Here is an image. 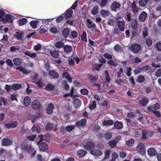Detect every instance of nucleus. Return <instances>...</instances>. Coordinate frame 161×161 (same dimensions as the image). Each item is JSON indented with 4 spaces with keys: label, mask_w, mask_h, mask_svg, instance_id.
<instances>
[{
    "label": "nucleus",
    "mask_w": 161,
    "mask_h": 161,
    "mask_svg": "<svg viewBox=\"0 0 161 161\" xmlns=\"http://www.w3.org/2000/svg\"><path fill=\"white\" fill-rule=\"evenodd\" d=\"M148 102V99L147 98H145L139 101V103L142 106H145L147 105Z\"/></svg>",
    "instance_id": "2f4dec72"
},
{
    "label": "nucleus",
    "mask_w": 161,
    "mask_h": 161,
    "mask_svg": "<svg viewBox=\"0 0 161 161\" xmlns=\"http://www.w3.org/2000/svg\"><path fill=\"white\" fill-rule=\"evenodd\" d=\"M73 104L75 107L77 108L81 105V102L80 99H75L73 101Z\"/></svg>",
    "instance_id": "a878e982"
},
{
    "label": "nucleus",
    "mask_w": 161,
    "mask_h": 161,
    "mask_svg": "<svg viewBox=\"0 0 161 161\" xmlns=\"http://www.w3.org/2000/svg\"><path fill=\"white\" fill-rule=\"evenodd\" d=\"M16 69L22 73L24 75H27L31 72V70H28L22 66H20L16 68Z\"/></svg>",
    "instance_id": "0eeeda50"
},
{
    "label": "nucleus",
    "mask_w": 161,
    "mask_h": 161,
    "mask_svg": "<svg viewBox=\"0 0 161 161\" xmlns=\"http://www.w3.org/2000/svg\"><path fill=\"white\" fill-rule=\"evenodd\" d=\"M126 144L128 146H131L134 143V141L133 139H131L126 142Z\"/></svg>",
    "instance_id": "3c124183"
},
{
    "label": "nucleus",
    "mask_w": 161,
    "mask_h": 161,
    "mask_svg": "<svg viewBox=\"0 0 161 161\" xmlns=\"http://www.w3.org/2000/svg\"><path fill=\"white\" fill-rule=\"evenodd\" d=\"M86 25L88 28L92 30V31L96 29L95 24L89 19L86 20Z\"/></svg>",
    "instance_id": "7ed1b4c3"
},
{
    "label": "nucleus",
    "mask_w": 161,
    "mask_h": 161,
    "mask_svg": "<svg viewBox=\"0 0 161 161\" xmlns=\"http://www.w3.org/2000/svg\"><path fill=\"white\" fill-rule=\"evenodd\" d=\"M18 95L17 94H14L12 95L10 97V99L12 101L14 100L17 101V96Z\"/></svg>",
    "instance_id": "13d9d810"
},
{
    "label": "nucleus",
    "mask_w": 161,
    "mask_h": 161,
    "mask_svg": "<svg viewBox=\"0 0 161 161\" xmlns=\"http://www.w3.org/2000/svg\"><path fill=\"white\" fill-rule=\"evenodd\" d=\"M130 7L131 11L134 13H137L139 11V8L137 5H136L135 1H133L131 3Z\"/></svg>",
    "instance_id": "9b49d317"
},
{
    "label": "nucleus",
    "mask_w": 161,
    "mask_h": 161,
    "mask_svg": "<svg viewBox=\"0 0 161 161\" xmlns=\"http://www.w3.org/2000/svg\"><path fill=\"white\" fill-rule=\"evenodd\" d=\"M101 14L104 17L108 16L110 14L109 11H106L104 9H103L101 10Z\"/></svg>",
    "instance_id": "49530a36"
},
{
    "label": "nucleus",
    "mask_w": 161,
    "mask_h": 161,
    "mask_svg": "<svg viewBox=\"0 0 161 161\" xmlns=\"http://www.w3.org/2000/svg\"><path fill=\"white\" fill-rule=\"evenodd\" d=\"M153 135V133L152 132L144 130L142 132V138L143 140H146L152 136Z\"/></svg>",
    "instance_id": "f03ea898"
},
{
    "label": "nucleus",
    "mask_w": 161,
    "mask_h": 161,
    "mask_svg": "<svg viewBox=\"0 0 161 161\" xmlns=\"http://www.w3.org/2000/svg\"><path fill=\"white\" fill-rule=\"evenodd\" d=\"M39 22V20H34L30 22V24L31 26L34 29H36L37 27V25Z\"/></svg>",
    "instance_id": "c9c22d12"
},
{
    "label": "nucleus",
    "mask_w": 161,
    "mask_h": 161,
    "mask_svg": "<svg viewBox=\"0 0 161 161\" xmlns=\"http://www.w3.org/2000/svg\"><path fill=\"white\" fill-rule=\"evenodd\" d=\"M50 53L53 57L57 58L59 57V52L57 51H50Z\"/></svg>",
    "instance_id": "7c9ffc66"
},
{
    "label": "nucleus",
    "mask_w": 161,
    "mask_h": 161,
    "mask_svg": "<svg viewBox=\"0 0 161 161\" xmlns=\"http://www.w3.org/2000/svg\"><path fill=\"white\" fill-rule=\"evenodd\" d=\"M156 76L158 77L161 76V69H158L155 73Z\"/></svg>",
    "instance_id": "774afa93"
},
{
    "label": "nucleus",
    "mask_w": 161,
    "mask_h": 161,
    "mask_svg": "<svg viewBox=\"0 0 161 161\" xmlns=\"http://www.w3.org/2000/svg\"><path fill=\"white\" fill-rule=\"evenodd\" d=\"M96 106V102L95 101H93L91 103L89 107L90 109L92 110L95 108Z\"/></svg>",
    "instance_id": "680f3d73"
},
{
    "label": "nucleus",
    "mask_w": 161,
    "mask_h": 161,
    "mask_svg": "<svg viewBox=\"0 0 161 161\" xmlns=\"http://www.w3.org/2000/svg\"><path fill=\"white\" fill-rule=\"evenodd\" d=\"M104 136L105 138L107 139H110L111 136L112 135L110 132H108L104 135Z\"/></svg>",
    "instance_id": "69168bd1"
},
{
    "label": "nucleus",
    "mask_w": 161,
    "mask_h": 161,
    "mask_svg": "<svg viewBox=\"0 0 161 161\" xmlns=\"http://www.w3.org/2000/svg\"><path fill=\"white\" fill-rule=\"evenodd\" d=\"M141 48V46L138 44H134L130 47V49L134 53H137L140 51Z\"/></svg>",
    "instance_id": "39448f33"
},
{
    "label": "nucleus",
    "mask_w": 161,
    "mask_h": 161,
    "mask_svg": "<svg viewBox=\"0 0 161 161\" xmlns=\"http://www.w3.org/2000/svg\"><path fill=\"white\" fill-rule=\"evenodd\" d=\"M54 88V86L51 84H49L47 85L45 87V89L47 91H52Z\"/></svg>",
    "instance_id": "58836bf2"
},
{
    "label": "nucleus",
    "mask_w": 161,
    "mask_h": 161,
    "mask_svg": "<svg viewBox=\"0 0 161 161\" xmlns=\"http://www.w3.org/2000/svg\"><path fill=\"white\" fill-rule=\"evenodd\" d=\"M38 137L40 139V142L45 140L46 141H49L50 140V137L49 135H46L44 136L42 135H40Z\"/></svg>",
    "instance_id": "4be33fe9"
},
{
    "label": "nucleus",
    "mask_w": 161,
    "mask_h": 161,
    "mask_svg": "<svg viewBox=\"0 0 161 161\" xmlns=\"http://www.w3.org/2000/svg\"><path fill=\"white\" fill-rule=\"evenodd\" d=\"M24 104L26 107H28L30 105L31 103V98L28 96L25 97L24 99Z\"/></svg>",
    "instance_id": "dca6fc26"
},
{
    "label": "nucleus",
    "mask_w": 161,
    "mask_h": 161,
    "mask_svg": "<svg viewBox=\"0 0 161 161\" xmlns=\"http://www.w3.org/2000/svg\"><path fill=\"white\" fill-rule=\"evenodd\" d=\"M136 149L137 151L142 154H144L145 153L144 145L142 143L138 144L136 147Z\"/></svg>",
    "instance_id": "6e6552de"
},
{
    "label": "nucleus",
    "mask_w": 161,
    "mask_h": 161,
    "mask_svg": "<svg viewBox=\"0 0 161 161\" xmlns=\"http://www.w3.org/2000/svg\"><path fill=\"white\" fill-rule=\"evenodd\" d=\"M152 108L151 107H148L147 108L149 111L152 112L158 118H160L161 116V115L159 112L158 111L153 110Z\"/></svg>",
    "instance_id": "cd10ccee"
},
{
    "label": "nucleus",
    "mask_w": 161,
    "mask_h": 161,
    "mask_svg": "<svg viewBox=\"0 0 161 161\" xmlns=\"http://www.w3.org/2000/svg\"><path fill=\"white\" fill-rule=\"evenodd\" d=\"M42 49V46L39 44H37L36 45L34 46V49L36 51H38Z\"/></svg>",
    "instance_id": "052dcab7"
},
{
    "label": "nucleus",
    "mask_w": 161,
    "mask_h": 161,
    "mask_svg": "<svg viewBox=\"0 0 161 161\" xmlns=\"http://www.w3.org/2000/svg\"><path fill=\"white\" fill-rule=\"evenodd\" d=\"M73 13V10L71 9H69L67 10L65 13L64 16L66 18H69L72 16V14Z\"/></svg>",
    "instance_id": "c85d7f7f"
},
{
    "label": "nucleus",
    "mask_w": 161,
    "mask_h": 161,
    "mask_svg": "<svg viewBox=\"0 0 161 161\" xmlns=\"http://www.w3.org/2000/svg\"><path fill=\"white\" fill-rule=\"evenodd\" d=\"M145 77L143 75H141L139 76L137 79V81L139 82H142L145 80Z\"/></svg>",
    "instance_id": "603ef678"
},
{
    "label": "nucleus",
    "mask_w": 161,
    "mask_h": 161,
    "mask_svg": "<svg viewBox=\"0 0 161 161\" xmlns=\"http://www.w3.org/2000/svg\"><path fill=\"white\" fill-rule=\"evenodd\" d=\"M120 6L121 5L119 2H114L111 4V9L113 11L116 12L120 8Z\"/></svg>",
    "instance_id": "423d86ee"
},
{
    "label": "nucleus",
    "mask_w": 161,
    "mask_h": 161,
    "mask_svg": "<svg viewBox=\"0 0 161 161\" xmlns=\"http://www.w3.org/2000/svg\"><path fill=\"white\" fill-rule=\"evenodd\" d=\"M116 20L117 21L118 27L119 30L122 31H124L125 25L124 20L122 18H116Z\"/></svg>",
    "instance_id": "f257e3e1"
},
{
    "label": "nucleus",
    "mask_w": 161,
    "mask_h": 161,
    "mask_svg": "<svg viewBox=\"0 0 161 161\" xmlns=\"http://www.w3.org/2000/svg\"><path fill=\"white\" fill-rule=\"evenodd\" d=\"M21 148L22 150H26L29 152H31V150L33 149V148L30 145L28 146L25 143H22V144Z\"/></svg>",
    "instance_id": "2eb2a0df"
},
{
    "label": "nucleus",
    "mask_w": 161,
    "mask_h": 161,
    "mask_svg": "<svg viewBox=\"0 0 161 161\" xmlns=\"http://www.w3.org/2000/svg\"><path fill=\"white\" fill-rule=\"evenodd\" d=\"M90 153L92 155L97 156H101L103 154L101 151L98 149H94V148L91 151Z\"/></svg>",
    "instance_id": "4468645a"
},
{
    "label": "nucleus",
    "mask_w": 161,
    "mask_h": 161,
    "mask_svg": "<svg viewBox=\"0 0 161 161\" xmlns=\"http://www.w3.org/2000/svg\"><path fill=\"white\" fill-rule=\"evenodd\" d=\"M111 157L112 158L116 160L119 157V155L116 153L114 152L112 153Z\"/></svg>",
    "instance_id": "338daca9"
},
{
    "label": "nucleus",
    "mask_w": 161,
    "mask_h": 161,
    "mask_svg": "<svg viewBox=\"0 0 161 161\" xmlns=\"http://www.w3.org/2000/svg\"><path fill=\"white\" fill-rule=\"evenodd\" d=\"M114 126L116 129H120L122 128L123 124L121 122H116L114 123Z\"/></svg>",
    "instance_id": "72a5a7b5"
},
{
    "label": "nucleus",
    "mask_w": 161,
    "mask_h": 161,
    "mask_svg": "<svg viewBox=\"0 0 161 161\" xmlns=\"http://www.w3.org/2000/svg\"><path fill=\"white\" fill-rule=\"evenodd\" d=\"M81 40L83 41L86 42L87 41L86 38V32L84 31L81 35Z\"/></svg>",
    "instance_id": "6e6d98bb"
},
{
    "label": "nucleus",
    "mask_w": 161,
    "mask_h": 161,
    "mask_svg": "<svg viewBox=\"0 0 161 161\" xmlns=\"http://www.w3.org/2000/svg\"><path fill=\"white\" fill-rule=\"evenodd\" d=\"M64 49L65 52L69 53L71 52L72 47L71 46L66 45L64 46Z\"/></svg>",
    "instance_id": "c03bdc74"
},
{
    "label": "nucleus",
    "mask_w": 161,
    "mask_h": 161,
    "mask_svg": "<svg viewBox=\"0 0 161 161\" xmlns=\"http://www.w3.org/2000/svg\"><path fill=\"white\" fill-rule=\"evenodd\" d=\"M17 125L16 122H12L9 124H5V126L8 128H14Z\"/></svg>",
    "instance_id": "393cba45"
},
{
    "label": "nucleus",
    "mask_w": 161,
    "mask_h": 161,
    "mask_svg": "<svg viewBox=\"0 0 161 161\" xmlns=\"http://www.w3.org/2000/svg\"><path fill=\"white\" fill-rule=\"evenodd\" d=\"M117 143V142L114 140L110 141L108 142V144L110 147L113 148L116 146Z\"/></svg>",
    "instance_id": "a18cd8bd"
},
{
    "label": "nucleus",
    "mask_w": 161,
    "mask_h": 161,
    "mask_svg": "<svg viewBox=\"0 0 161 161\" xmlns=\"http://www.w3.org/2000/svg\"><path fill=\"white\" fill-rule=\"evenodd\" d=\"M6 14L3 10L0 11V22H3Z\"/></svg>",
    "instance_id": "09e8293b"
},
{
    "label": "nucleus",
    "mask_w": 161,
    "mask_h": 161,
    "mask_svg": "<svg viewBox=\"0 0 161 161\" xmlns=\"http://www.w3.org/2000/svg\"><path fill=\"white\" fill-rule=\"evenodd\" d=\"M147 153L149 155L151 156H154L157 154V153L154 148H151L147 151Z\"/></svg>",
    "instance_id": "5701e85b"
},
{
    "label": "nucleus",
    "mask_w": 161,
    "mask_h": 161,
    "mask_svg": "<svg viewBox=\"0 0 161 161\" xmlns=\"http://www.w3.org/2000/svg\"><path fill=\"white\" fill-rule=\"evenodd\" d=\"M63 72L62 77L63 78H65L69 80L70 82H71L72 78H71L70 75L65 70H63Z\"/></svg>",
    "instance_id": "f3484780"
},
{
    "label": "nucleus",
    "mask_w": 161,
    "mask_h": 161,
    "mask_svg": "<svg viewBox=\"0 0 161 161\" xmlns=\"http://www.w3.org/2000/svg\"><path fill=\"white\" fill-rule=\"evenodd\" d=\"M27 22V19L25 18H22L18 21V24L19 25H23L25 24Z\"/></svg>",
    "instance_id": "79ce46f5"
},
{
    "label": "nucleus",
    "mask_w": 161,
    "mask_h": 161,
    "mask_svg": "<svg viewBox=\"0 0 161 161\" xmlns=\"http://www.w3.org/2000/svg\"><path fill=\"white\" fill-rule=\"evenodd\" d=\"M40 141L37 143L39 145V147L40 150L43 151H46L48 149V147L47 144L45 142L40 143Z\"/></svg>",
    "instance_id": "9d476101"
},
{
    "label": "nucleus",
    "mask_w": 161,
    "mask_h": 161,
    "mask_svg": "<svg viewBox=\"0 0 161 161\" xmlns=\"http://www.w3.org/2000/svg\"><path fill=\"white\" fill-rule=\"evenodd\" d=\"M13 61L14 64L16 65H19L21 64L22 61V59L20 58H15L13 59Z\"/></svg>",
    "instance_id": "4c0bfd02"
},
{
    "label": "nucleus",
    "mask_w": 161,
    "mask_h": 161,
    "mask_svg": "<svg viewBox=\"0 0 161 161\" xmlns=\"http://www.w3.org/2000/svg\"><path fill=\"white\" fill-rule=\"evenodd\" d=\"M114 124V121L111 120H105L103 122V125L108 126L112 125Z\"/></svg>",
    "instance_id": "c756f323"
},
{
    "label": "nucleus",
    "mask_w": 161,
    "mask_h": 161,
    "mask_svg": "<svg viewBox=\"0 0 161 161\" xmlns=\"http://www.w3.org/2000/svg\"><path fill=\"white\" fill-rule=\"evenodd\" d=\"M75 126L74 125L68 126L66 127V129L68 132H70L74 129Z\"/></svg>",
    "instance_id": "0e129e2a"
},
{
    "label": "nucleus",
    "mask_w": 161,
    "mask_h": 161,
    "mask_svg": "<svg viewBox=\"0 0 161 161\" xmlns=\"http://www.w3.org/2000/svg\"><path fill=\"white\" fill-rule=\"evenodd\" d=\"M50 31L51 32L55 34L57 33L58 30L56 27L53 26V27H51L50 29Z\"/></svg>",
    "instance_id": "bf43d9fd"
},
{
    "label": "nucleus",
    "mask_w": 161,
    "mask_h": 161,
    "mask_svg": "<svg viewBox=\"0 0 161 161\" xmlns=\"http://www.w3.org/2000/svg\"><path fill=\"white\" fill-rule=\"evenodd\" d=\"M49 75L54 78H58L59 77L58 73L53 70L50 71L49 72Z\"/></svg>",
    "instance_id": "473e14b6"
},
{
    "label": "nucleus",
    "mask_w": 161,
    "mask_h": 161,
    "mask_svg": "<svg viewBox=\"0 0 161 161\" xmlns=\"http://www.w3.org/2000/svg\"><path fill=\"white\" fill-rule=\"evenodd\" d=\"M12 143L11 140L8 138L3 139L2 141V143L3 146H8L11 145Z\"/></svg>",
    "instance_id": "6ab92c4d"
},
{
    "label": "nucleus",
    "mask_w": 161,
    "mask_h": 161,
    "mask_svg": "<svg viewBox=\"0 0 161 161\" xmlns=\"http://www.w3.org/2000/svg\"><path fill=\"white\" fill-rule=\"evenodd\" d=\"M69 30L67 28L64 29L62 32L63 35L64 37H67L69 35Z\"/></svg>",
    "instance_id": "e433bc0d"
},
{
    "label": "nucleus",
    "mask_w": 161,
    "mask_h": 161,
    "mask_svg": "<svg viewBox=\"0 0 161 161\" xmlns=\"http://www.w3.org/2000/svg\"><path fill=\"white\" fill-rule=\"evenodd\" d=\"M25 55L28 56L30 57L33 58H36V53H33L29 51H26L24 52Z\"/></svg>",
    "instance_id": "412c9836"
},
{
    "label": "nucleus",
    "mask_w": 161,
    "mask_h": 161,
    "mask_svg": "<svg viewBox=\"0 0 161 161\" xmlns=\"http://www.w3.org/2000/svg\"><path fill=\"white\" fill-rule=\"evenodd\" d=\"M139 4L141 7H143L147 6V3L146 0H139Z\"/></svg>",
    "instance_id": "a19ab883"
},
{
    "label": "nucleus",
    "mask_w": 161,
    "mask_h": 161,
    "mask_svg": "<svg viewBox=\"0 0 161 161\" xmlns=\"http://www.w3.org/2000/svg\"><path fill=\"white\" fill-rule=\"evenodd\" d=\"M147 17V14L145 12H143L139 15V19L140 21L144 22Z\"/></svg>",
    "instance_id": "aec40b11"
},
{
    "label": "nucleus",
    "mask_w": 161,
    "mask_h": 161,
    "mask_svg": "<svg viewBox=\"0 0 161 161\" xmlns=\"http://www.w3.org/2000/svg\"><path fill=\"white\" fill-rule=\"evenodd\" d=\"M104 76L106 79V80L108 82L110 80V78L109 76V75L108 73V72L106 70L104 72Z\"/></svg>",
    "instance_id": "5fc2aeb1"
},
{
    "label": "nucleus",
    "mask_w": 161,
    "mask_h": 161,
    "mask_svg": "<svg viewBox=\"0 0 161 161\" xmlns=\"http://www.w3.org/2000/svg\"><path fill=\"white\" fill-rule=\"evenodd\" d=\"M14 19V17L10 14H6L3 20L4 23H11Z\"/></svg>",
    "instance_id": "1a4fd4ad"
},
{
    "label": "nucleus",
    "mask_w": 161,
    "mask_h": 161,
    "mask_svg": "<svg viewBox=\"0 0 161 161\" xmlns=\"http://www.w3.org/2000/svg\"><path fill=\"white\" fill-rule=\"evenodd\" d=\"M22 86L20 84H14L11 86V88L14 90H17L21 88Z\"/></svg>",
    "instance_id": "37998d69"
},
{
    "label": "nucleus",
    "mask_w": 161,
    "mask_h": 161,
    "mask_svg": "<svg viewBox=\"0 0 161 161\" xmlns=\"http://www.w3.org/2000/svg\"><path fill=\"white\" fill-rule=\"evenodd\" d=\"M95 145L94 143L91 141L87 142L84 146V148L88 151L92 150L95 148Z\"/></svg>",
    "instance_id": "20e7f679"
},
{
    "label": "nucleus",
    "mask_w": 161,
    "mask_h": 161,
    "mask_svg": "<svg viewBox=\"0 0 161 161\" xmlns=\"http://www.w3.org/2000/svg\"><path fill=\"white\" fill-rule=\"evenodd\" d=\"M98 6H95L91 11L92 13L94 15L96 14L98 12Z\"/></svg>",
    "instance_id": "de8ad7c7"
},
{
    "label": "nucleus",
    "mask_w": 161,
    "mask_h": 161,
    "mask_svg": "<svg viewBox=\"0 0 161 161\" xmlns=\"http://www.w3.org/2000/svg\"><path fill=\"white\" fill-rule=\"evenodd\" d=\"M108 64L110 65L113 66L114 67H116L118 65V64L117 63H115L112 60H110L108 62Z\"/></svg>",
    "instance_id": "e2e57ef3"
},
{
    "label": "nucleus",
    "mask_w": 161,
    "mask_h": 161,
    "mask_svg": "<svg viewBox=\"0 0 161 161\" xmlns=\"http://www.w3.org/2000/svg\"><path fill=\"white\" fill-rule=\"evenodd\" d=\"M54 105L53 103L50 104L47 107V113L48 114H51L53 109Z\"/></svg>",
    "instance_id": "b1692460"
},
{
    "label": "nucleus",
    "mask_w": 161,
    "mask_h": 161,
    "mask_svg": "<svg viewBox=\"0 0 161 161\" xmlns=\"http://www.w3.org/2000/svg\"><path fill=\"white\" fill-rule=\"evenodd\" d=\"M137 22L136 20H133L130 24V26L131 28L134 30H136L137 27Z\"/></svg>",
    "instance_id": "f704fd0d"
},
{
    "label": "nucleus",
    "mask_w": 161,
    "mask_h": 161,
    "mask_svg": "<svg viewBox=\"0 0 161 161\" xmlns=\"http://www.w3.org/2000/svg\"><path fill=\"white\" fill-rule=\"evenodd\" d=\"M114 49L115 51L118 52H121L122 50L121 47L118 45H115L114 47Z\"/></svg>",
    "instance_id": "8fccbe9b"
},
{
    "label": "nucleus",
    "mask_w": 161,
    "mask_h": 161,
    "mask_svg": "<svg viewBox=\"0 0 161 161\" xmlns=\"http://www.w3.org/2000/svg\"><path fill=\"white\" fill-rule=\"evenodd\" d=\"M35 83L40 87H42L44 86L45 85L44 83L43 82L42 79L41 78H39L38 80Z\"/></svg>",
    "instance_id": "ea45409f"
},
{
    "label": "nucleus",
    "mask_w": 161,
    "mask_h": 161,
    "mask_svg": "<svg viewBox=\"0 0 161 161\" xmlns=\"http://www.w3.org/2000/svg\"><path fill=\"white\" fill-rule=\"evenodd\" d=\"M20 47L18 46H14L11 47L10 48L11 52H14L16 50L19 49Z\"/></svg>",
    "instance_id": "4d7b16f0"
},
{
    "label": "nucleus",
    "mask_w": 161,
    "mask_h": 161,
    "mask_svg": "<svg viewBox=\"0 0 161 161\" xmlns=\"http://www.w3.org/2000/svg\"><path fill=\"white\" fill-rule=\"evenodd\" d=\"M87 153V152L86 151L83 150H80L78 151L77 153L78 155L80 158L84 157Z\"/></svg>",
    "instance_id": "bb28decb"
},
{
    "label": "nucleus",
    "mask_w": 161,
    "mask_h": 161,
    "mask_svg": "<svg viewBox=\"0 0 161 161\" xmlns=\"http://www.w3.org/2000/svg\"><path fill=\"white\" fill-rule=\"evenodd\" d=\"M86 120L85 119H83L77 122L76 123V125L77 126H83L86 124Z\"/></svg>",
    "instance_id": "a211bd4d"
},
{
    "label": "nucleus",
    "mask_w": 161,
    "mask_h": 161,
    "mask_svg": "<svg viewBox=\"0 0 161 161\" xmlns=\"http://www.w3.org/2000/svg\"><path fill=\"white\" fill-rule=\"evenodd\" d=\"M24 35L23 32L22 31H18L14 36V38L18 40H22L23 36Z\"/></svg>",
    "instance_id": "ddd939ff"
},
{
    "label": "nucleus",
    "mask_w": 161,
    "mask_h": 161,
    "mask_svg": "<svg viewBox=\"0 0 161 161\" xmlns=\"http://www.w3.org/2000/svg\"><path fill=\"white\" fill-rule=\"evenodd\" d=\"M64 46V43L62 42H58L55 44L56 47L61 48Z\"/></svg>",
    "instance_id": "864d4df0"
},
{
    "label": "nucleus",
    "mask_w": 161,
    "mask_h": 161,
    "mask_svg": "<svg viewBox=\"0 0 161 161\" xmlns=\"http://www.w3.org/2000/svg\"><path fill=\"white\" fill-rule=\"evenodd\" d=\"M31 106L33 109H37L41 108V105L40 102L37 100H35L32 101Z\"/></svg>",
    "instance_id": "f8f14e48"
}]
</instances>
